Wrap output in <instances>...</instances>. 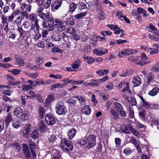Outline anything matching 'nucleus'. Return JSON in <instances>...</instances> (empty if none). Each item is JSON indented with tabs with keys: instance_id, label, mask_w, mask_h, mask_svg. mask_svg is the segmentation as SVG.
I'll return each mask as SVG.
<instances>
[{
	"instance_id": "f257e3e1",
	"label": "nucleus",
	"mask_w": 159,
	"mask_h": 159,
	"mask_svg": "<svg viewBox=\"0 0 159 159\" xmlns=\"http://www.w3.org/2000/svg\"><path fill=\"white\" fill-rule=\"evenodd\" d=\"M96 137L93 134H90L80 139L78 141L79 144L84 145L88 149L91 148L95 146L96 144Z\"/></svg>"
},
{
	"instance_id": "f03ea898",
	"label": "nucleus",
	"mask_w": 159,
	"mask_h": 159,
	"mask_svg": "<svg viewBox=\"0 0 159 159\" xmlns=\"http://www.w3.org/2000/svg\"><path fill=\"white\" fill-rule=\"evenodd\" d=\"M61 146L65 152H70L73 149V146L69 141L65 139H62Z\"/></svg>"
},
{
	"instance_id": "7ed1b4c3",
	"label": "nucleus",
	"mask_w": 159,
	"mask_h": 159,
	"mask_svg": "<svg viewBox=\"0 0 159 159\" xmlns=\"http://www.w3.org/2000/svg\"><path fill=\"white\" fill-rule=\"evenodd\" d=\"M56 112L59 115H64L66 112V109L63 102L60 101L56 106Z\"/></svg>"
},
{
	"instance_id": "20e7f679",
	"label": "nucleus",
	"mask_w": 159,
	"mask_h": 159,
	"mask_svg": "<svg viewBox=\"0 0 159 159\" xmlns=\"http://www.w3.org/2000/svg\"><path fill=\"white\" fill-rule=\"evenodd\" d=\"M114 108L120 115L123 117H125L126 113L124 110L122 105L117 102H114Z\"/></svg>"
},
{
	"instance_id": "39448f33",
	"label": "nucleus",
	"mask_w": 159,
	"mask_h": 159,
	"mask_svg": "<svg viewBox=\"0 0 159 159\" xmlns=\"http://www.w3.org/2000/svg\"><path fill=\"white\" fill-rule=\"evenodd\" d=\"M41 25L43 28L48 31H52L54 29L53 25L49 24L47 20L43 21L41 23Z\"/></svg>"
},
{
	"instance_id": "423d86ee",
	"label": "nucleus",
	"mask_w": 159,
	"mask_h": 159,
	"mask_svg": "<svg viewBox=\"0 0 159 159\" xmlns=\"http://www.w3.org/2000/svg\"><path fill=\"white\" fill-rule=\"evenodd\" d=\"M45 119L46 122L50 125H52L55 123V120L51 115L46 114L45 116Z\"/></svg>"
},
{
	"instance_id": "0eeeda50",
	"label": "nucleus",
	"mask_w": 159,
	"mask_h": 159,
	"mask_svg": "<svg viewBox=\"0 0 159 159\" xmlns=\"http://www.w3.org/2000/svg\"><path fill=\"white\" fill-rule=\"evenodd\" d=\"M62 3V2L61 0L55 2L51 6L52 11L54 12L58 10L61 7Z\"/></svg>"
},
{
	"instance_id": "6e6552de",
	"label": "nucleus",
	"mask_w": 159,
	"mask_h": 159,
	"mask_svg": "<svg viewBox=\"0 0 159 159\" xmlns=\"http://www.w3.org/2000/svg\"><path fill=\"white\" fill-rule=\"evenodd\" d=\"M23 151L25 156L27 158H30L31 157V153L30 149L27 144H23Z\"/></svg>"
},
{
	"instance_id": "1a4fd4ad",
	"label": "nucleus",
	"mask_w": 159,
	"mask_h": 159,
	"mask_svg": "<svg viewBox=\"0 0 159 159\" xmlns=\"http://www.w3.org/2000/svg\"><path fill=\"white\" fill-rule=\"evenodd\" d=\"M30 126V124H27L25 126V129L23 131V135L25 138H27L30 135L31 131Z\"/></svg>"
},
{
	"instance_id": "9d476101",
	"label": "nucleus",
	"mask_w": 159,
	"mask_h": 159,
	"mask_svg": "<svg viewBox=\"0 0 159 159\" xmlns=\"http://www.w3.org/2000/svg\"><path fill=\"white\" fill-rule=\"evenodd\" d=\"M51 38L55 41H58L62 38V36L58 32H53Z\"/></svg>"
},
{
	"instance_id": "9b49d317",
	"label": "nucleus",
	"mask_w": 159,
	"mask_h": 159,
	"mask_svg": "<svg viewBox=\"0 0 159 159\" xmlns=\"http://www.w3.org/2000/svg\"><path fill=\"white\" fill-rule=\"evenodd\" d=\"M23 110L19 107L15 108L13 111V114L17 117L20 118L22 116Z\"/></svg>"
},
{
	"instance_id": "f8f14e48",
	"label": "nucleus",
	"mask_w": 159,
	"mask_h": 159,
	"mask_svg": "<svg viewBox=\"0 0 159 159\" xmlns=\"http://www.w3.org/2000/svg\"><path fill=\"white\" fill-rule=\"evenodd\" d=\"M29 145L30 148L31 152L32 155V156L33 157H36V154L35 152L34 151V149L36 146V144L35 143L33 142L32 141H30L29 142Z\"/></svg>"
},
{
	"instance_id": "ddd939ff",
	"label": "nucleus",
	"mask_w": 159,
	"mask_h": 159,
	"mask_svg": "<svg viewBox=\"0 0 159 159\" xmlns=\"http://www.w3.org/2000/svg\"><path fill=\"white\" fill-rule=\"evenodd\" d=\"M131 128L132 127L129 125H124L121 128V130L122 132L127 134L130 133Z\"/></svg>"
},
{
	"instance_id": "4468645a",
	"label": "nucleus",
	"mask_w": 159,
	"mask_h": 159,
	"mask_svg": "<svg viewBox=\"0 0 159 159\" xmlns=\"http://www.w3.org/2000/svg\"><path fill=\"white\" fill-rule=\"evenodd\" d=\"M91 112V109L89 106L87 105H85L81 109L82 113L86 115L89 114Z\"/></svg>"
},
{
	"instance_id": "2eb2a0df",
	"label": "nucleus",
	"mask_w": 159,
	"mask_h": 159,
	"mask_svg": "<svg viewBox=\"0 0 159 159\" xmlns=\"http://www.w3.org/2000/svg\"><path fill=\"white\" fill-rule=\"evenodd\" d=\"M132 82L134 87L138 86L141 83V79L138 76L134 77Z\"/></svg>"
},
{
	"instance_id": "dca6fc26",
	"label": "nucleus",
	"mask_w": 159,
	"mask_h": 159,
	"mask_svg": "<svg viewBox=\"0 0 159 159\" xmlns=\"http://www.w3.org/2000/svg\"><path fill=\"white\" fill-rule=\"evenodd\" d=\"M81 61L78 59L73 61L71 65L72 67L74 69L78 68L81 64Z\"/></svg>"
},
{
	"instance_id": "f3484780",
	"label": "nucleus",
	"mask_w": 159,
	"mask_h": 159,
	"mask_svg": "<svg viewBox=\"0 0 159 159\" xmlns=\"http://www.w3.org/2000/svg\"><path fill=\"white\" fill-rule=\"evenodd\" d=\"M54 96L53 94H51L48 95L45 100L46 106H48L51 102L54 101Z\"/></svg>"
},
{
	"instance_id": "a211bd4d",
	"label": "nucleus",
	"mask_w": 159,
	"mask_h": 159,
	"mask_svg": "<svg viewBox=\"0 0 159 159\" xmlns=\"http://www.w3.org/2000/svg\"><path fill=\"white\" fill-rule=\"evenodd\" d=\"M18 31L19 33L20 37H26L27 34H28L27 31L23 30L21 27H18Z\"/></svg>"
},
{
	"instance_id": "6ab92c4d",
	"label": "nucleus",
	"mask_w": 159,
	"mask_h": 159,
	"mask_svg": "<svg viewBox=\"0 0 159 159\" xmlns=\"http://www.w3.org/2000/svg\"><path fill=\"white\" fill-rule=\"evenodd\" d=\"M5 122L6 125H8L12 121L13 119L11 113H8L7 116H5Z\"/></svg>"
},
{
	"instance_id": "aec40b11",
	"label": "nucleus",
	"mask_w": 159,
	"mask_h": 159,
	"mask_svg": "<svg viewBox=\"0 0 159 159\" xmlns=\"http://www.w3.org/2000/svg\"><path fill=\"white\" fill-rule=\"evenodd\" d=\"M15 58L17 64L20 66H23V65L24 64L23 60L18 54H16L15 55Z\"/></svg>"
},
{
	"instance_id": "412c9836",
	"label": "nucleus",
	"mask_w": 159,
	"mask_h": 159,
	"mask_svg": "<svg viewBox=\"0 0 159 159\" xmlns=\"http://www.w3.org/2000/svg\"><path fill=\"white\" fill-rule=\"evenodd\" d=\"M108 50L107 49H104V52L99 50L98 49L95 48L93 52L94 53L99 56H101L106 53H107Z\"/></svg>"
},
{
	"instance_id": "4be33fe9",
	"label": "nucleus",
	"mask_w": 159,
	"mask_h": 159,
	"mask_svg": "<svg viewBox=\"0 0 159 159\" xmlns=\"http://www.w3.org/2000/svg\"><path fill=\"white\" fill-rule=\"evenodd\" d=\"M110 112L111 116L114 119L117 120L119 118V115L115 110L111 109L110 110Z\"/></svg>"
},
{
	"instance_id": "5701e85b",
	"label": "nucleus",
	"mask_w": 159,
	"mask_h": 159,
	"mask_svg": "<svg viewBox=\"0 0 159 159\" xmlns=\"http://www.w3.org/2000/svg\"><path fill=\"white\" fill-rule=\"evenodd\" d=\"M76 132V130L72 128L69 130L68 132V136L70 139H72L75 135Z\"/></svg>"
},
{
	"instance_id": "b1692460",
	"label": "nucleus",
	"mask_w": 159,
	"mask_h": 159,
	"mask_svg": "<svg viewBox=\"0 0 159 159\" xmlns=\"http://www.w3.org/2000/svg\"><path fill=\"white\" fill-rule=\"evenodd\" d=\"M2 23L3 24V26L5 31L7 32L9 31L8 28V24L7 22V19L5 18L2 17Z\"/></svg>"
},
{
	"instance_id": "393cba45",
	"label": "nucleus",
	"mask_w": 159,
	"mask_h": 159,
	"mask_svg": "<svg viewBox=\"0 0 159 159\" xmlns=\"http://www.w3.org/2000/svg\"><path fill=\"white\" fill-rule=\"evenodd\" d=\"M38 125V129L41 132L43 131L46 129V125L43 121H41L39 123Z\"/></svg>"
},
{
	"instance_id": "a878e982",
	"label": "nucleus",
	"mask_w": 159,
	"mask_h": 159,
	"mask_svg": "<svg viewBox=\"0 0 159 159\" xmlns=\"http://www.w3.org/2000/svg\"><path fill=\"white\" fill-rule=\"evenodd\" d=\"M30 19L31 22H34V23H38V20L37 19V16L34 13H32L29 15Z\"/></svg>"
},
{
	"instance_id": "bb28decb",
	"label": "nucleus",
	"mask_w": 159,
	"mask_h": 159,
	"mask_svg": "<svg viewBox=\"0 0 159 159\" xmlns=\"http://www.w3.org/2000/svg\"><path fill=\"white\" fill-rule=\"evenodd\" d=\"M61 155L60 152L57 150L53 151L52 157L51 159H60Z\"/></svg>"
},
{
	"instance_id": "cd10ccee",
	"label": "nucleus",
	"mask_w": 159,
	"mask_h": 159,
	"mask_svg": "<svg viewBox=\"0 0 159 159\" xmlns=\"http://www.w3.org/2000/svg\"><path fill=\"white\" fill-rule=\"evenodd\" d=\"M35 83L39 86L41 85H45L48 84V83L47 82L45 81L43 79H37L35 81Z\"/></svg>"
},
{
	"instance_id": "c85d7f7f",
	"label": "nucleus",
	"mask_w": 159,
	"mask_h": 159,
	"mask_svg": "<svg viewBox=\"0 0 159 159\" xmlns=\"http://www.w3.org/2000/svg\"><path fill=\"white\" fill-rule=\"evenodd\" d=\"M83 58L85 61L89 64L92 63L95 61V59L94 58L85 55L83 56Z\"/></svg>"
},
{
	"instance_id": "c756f323",
	"label": "nucleus",
	"mask_w": 159,
	"mask_h": 159,
	"mask_svg": "<svg viewBox=\"0 0 159 159\" xmlns=\"http://www.w3.org/2000/svg\"><path fill=\"white\" fill-rule=\"evenodd\" d=\"M36 28V30L37 32H39L40 30V26L39 25V23H34L31 25V26L30 28V31L33 30L34 29Z\"/></svg>"
},
{
	"instance_id": "7c9ffc66",
	"label": "nucleus",
	"mask_w": 159,
	"mask_h": 159,
	"mask_svg": "<svg viewBox=\"0 0 159 159\" xmlns=\"http://www.w3.org/2000/svg\"><path fill=\"white\" fill-rule=\"evenodd\" d=\"M109 72V71L107 69L101 70L96 71V73L100 76H103L107 74Z\"/></svg>"
},
{
	"instance_id": "2f4dec72",
	"label": "nucleus",
	"mask_w": 159,
	"mask_h": 159,
	"mask_svg": "<svg viewBox=\"0 0 159 159\" xmlns=\"http://www.w3.org/2000/svg\"><path fill=\"white\" fill-rule=\"evenodd\" d=\"M159 91V89L157 87L153 88L152 90L150 91L148 93L149 95L152 96L156 95Z\"/></svg>"
},
{
	"instance_id": "473e14b6",
	"label": "nucleus",
	"mask_w": 159,
	"mask_h": 159,
	"mask_svg": "<svg viewBox=\"0 0 159 159\" xmlns=\"http://www.w3.org/2000/svg\"><path fill=\"white\" fill-rule=\"evenodd\" d=\"M48 31L46 30H44L41 33L42 37L44 39V40L48 42V39L47 38L48 35Z\"/></svg>"
},
{
	"instance_id": "72a5a7b5",
	"label": "nucleus",
	"mask_w": 159,
	"mask_h": 159,
	"mask_svg": "<svg viewBox=\"0 0 159 159\" xmlns=\"http://www.w3.org/2000/svg\"><path fill=\"white\" fill-rule=\"evenodd\" d=\"M24 19V16L22 15H20L17 17L15 21V22L17 25H20L22 21Z\"/></svg>"
},
{
	"instance_id": "f704fd0d",
	"label": "nucleus",
	"mask_w": 159,
	"mask_h": 159,
	"mask_svg": "<svg viewBox=\"0 0 159 159\" xmlns=\"http://www.w3.org/2000/svg\"><path fill=\"white\" fill-rule=\"evenodd\" d=\"M69 7V11L70 12H73L75 11V9L76 8V4L74 2L71 3L70 4Z\"/></svg>"
},
{
	"instance_id": "c9c22d12",
	"label": "nucleus",
	"mask_w": 159,
	"mask_h": 159,
	"mask_svg": "<svg viewBox=\"0 0 159 159\" xmlns=\"http://www.w3.org/2000/svg\"><path fill=\"white\" fill-rule=\"evenodd\" d=\"M27 94L30 95L29 96L26 95L27 99H28L29 98H33L36 97V95L35 93L32 91H29Z\"/></svg>"
},
{
	"instance_id": "e433bc0d",
	"label": "nucleus",
	"mask_w": 159,
	"mask_h": 159,
	"mask_svg": "<svg viewBox=\"0 0 159 159\" xmlns=\"http://www.w3.org/2000/svg\"><path fill=\"white\" fill-rule=\"evenodd\" d=\"M46 18L47 19V20L50 23H52L54 20L52 15L49 12H48L46 13Z\"/></svg>"
},
{
	"instance_id": "4c0bfd02",
	"label": "nucleus",
	"mask_w": 159,
	"mask_h": 159,
	"mask_svg": "<svg viewBox=\"0 0 159 159\" xmlns=\"http://www.w3.org/2000/svg\"><path fill=\"white\" fill-rule=\"evenodd\" d=\"M75 98L77 99L80 103L85 104L86 103V101L82 97L79 96H75Z\"/></svg>"
},
{
	"instance_id": "58836bf2",
	"label": "nucleus",
	"mask_w": 159,
	"mask_h": 159,
	"mask_svg": "<svg viewBox=\"0 0 159 159\" xmlns=\"http://www.w3.org/2000/svg\"><path fill=\"white\" fill-rule=\"evenodd\" d=\"M66 85L67 84H61L59 83H57L55 84L52 85V88L54 89L59 88H61L64 86H66Z\"/></svg>"
},
{
	"instance_id": "ea45409f",
	"label": "nucleus",
	"mask_w": 159,
	"mask_h": 159,
	"mask_svg": "<svg viewBox=\"0 0 159 159\" xmlns=\"http://www.w3.org/2000/svg\"><path fill=\"white\" fill-rule=\"evenodd\" d=\"M44 61V59L43 57H39L37 60H36L35 62L36 63L38 64V66H40L43 64Z\"/></svg>"
},
{
	"instance_id": "a19ab883",
	"label": "nucleus",
	"mask_w": 159,
	"mask_h": 159,
	"mask_svg": "<svg viewBox=\"0 0 159 159\" xmlns=\"http://www.w3.org/2000/svg\"><path fill=\"white\" fill-rule=\"evenodd\" d=\"M128 137L129 139L130 142L133 143L136 147L139 146V144L134 137H129V136Z\"/></svg>"
},
{
	"instance_id": "79ce46f5",
	"label": "nucleus",
	"mask_w": 159,
	"mask_h": 159,
	"mask_svg": "<svg viewBox=\"0 0 159 159\" xmlns=\"http://www.w3.org/2000/svg\"><path fill=\"white\" fill-rule=\"evenodd\" d=\"M147 83L151 82L153 80L154 78L153 74L150 72L148 74Z\"/></svg>"
},
{
	"instance_id": "37998d69",
	"label": "nucleus",
	"mask_w": 159,
	"mask_h": 159,
	"mask_svg": "<svg viewBox=\"0 0 159 159\" xmlns=\"http://www.w3.org/2000/svg\"><path fill=\"white\" fill-rule=\"evenodd\" d=\"M31 137L34 139H35L39 137V134L37 130H34L31 134Z\"/></svg>"
},
{
	"instance_id": "c03bdc74",
	"label": "nucleus",
	"mask_w": 159,
	"mask_h": 159,
	"mask_svg": "<svg viewBox=\"0 0 159 159\" xmlns=\"http://www.w3.org/2000/svg\"><path fill=\"white\" fill-rule=\"evenodd\" d=\"M39 116L42 118L45 114V110L43 108L41 107H39Z\"/></svg>"
},
{
	"instance_id": "a18cd8bd",
	"label": "nucleus",
	"mask_w": 159,
	"mask_h": 159,
	"mask_svg": "<svg viewBox=\"0 0 159 159\" xmlns=\"http://www.w3.org/2000/svg\"><path fill=\"white\" fill-rule=\"evenodd\" d=\"M87 14V13L85 12L80 13V14H77L75 16H74V17L77 19H79L85 16Z\"/></svg>"
},
{
	"instance_id": "49530a36",
	"label": "nucleus",
	"mask_w": 159,
	"mask_h": 159,
	"mask_svg": "<svg viewBox=\"0 0 159 159\" xmlns=\"http://www.w3.org/2000/svg\"><path fill=\"white\" fill-rule=\"evenodd\" d=\"M126 56L132 55L134 53V50L130 48L124 49Z\"/></svg>"
},
{
	"instance_id": "de8ad7c7",
	"label": "nucleus",
	"mask_w": 159,
	"mask_h": 159,
	"mask_svg": "<svg viewBox=\"0 0 159 159\" xmlns=\"http://www.w3.org/2000/svg\"><path fill=\"white\" fill-rule=\"evenodd\" d=\"M79 5V8L81 10L85 9L87 8L86 4L84 2H79L77 4Z\"/></svg>"
},
{
	"instance_id": "09e8293b",
	"label": "nucleus",
	"mask_w": 159,
	"mask_h": 159,
	"mask_svg": "<svg viewBox=\"0 0 159 159\" xmlns=\"http://www.w3.org/2000/svg\"><path fill=\"white\" fill-rule=\"evenodd\" d=\"M66 31L68 33L72 34L75 33V30L74 29V28L71 27H69L67 28Z\"/></svg>"
},
{
	"instance_id": "8fccbe9b",
	"label": "nucleus",
	"mask_w": 159,
	"mask_h": 159,
	"mask_svg": "<svg viewBox=\"0 0 159 159\" xmlns=\"http://www.w3.org/2000/svg\"><path fill=\"white\" fill-rule=\"evenodd\" d=\"M62 23L61 20L58 19H55L52 22V24L55 26H56V27L58 25H60Z\"/></svg>"
},
{
	"instance_id": "3c124183",
	"label": "nucleus",
	"mask_w": 159,
	"mask_h": 159,
	"mask_svg": "<svg viewBox=\"0 0 159 159\" xmlns=\"http://www.w3.org/2000/svg\"><path fill=\"white\" fill-rule=\"evenodd\" d=\"M114 33L115 34H119L120 32L123 33L124 32V30L121 29L120 28L118 27L116 25L114 30Z\"/></svg>"
},
{
	"instance_id": "603ef678",
	"label": "nucleus",
	"mask_w": 159,
	"mask_h": 159,
	"mask_svg": "<svg viewBox=\"0 0 159 159\" xmlns=\"http://www.w3.org/2000/svg\"><path fill=\"white\" fill-rule=\"evenodd\" d=\"M123 153L126 156H128L132 153V152L130 148H127L124 150Z\"/></svg>"
},
{
	"instance_id": "864d4df0",
	"label": "nucleus",
	"mask_w": 159,
	"mask_h": 159,
	"mask_svg": "<svg viewBox=\"0 0 159 159\" xmlns=\"http://www.w3.org/2000/svg\"><path fill=\"white\" fill-rule=\"evenodd\" d=\"M52 51L54 53L58 52L61 53L63 52V51L58 47H54L52 48Z\"/></svg>"
},
{
	"instance_id": "5fc2aeb1",
	"label": "nucleus",
	"mask_w": 159,
	"mask_h": 159,
	"mask_svg": "<svg viewBox=\"0 0 159 159\" xmlns=\"http://www.w3.org/2000/svg\"><path fill=\"white\" fill-rule=\"evenodd\" d=\"M129 103L132 106L136 105L137 103L136 101L134 98L131 97L129 99Z\"/></svg>"
},
{
	"instance_id": "6e6d98bb",
	"label": "nucleus",
	"mask_w": 159,
	"mask_h": 159,
	"mask_svg": "<svg viewBox=\"0 0 159 159\" xmlns=\"http://www.w3.org/2000/svg\"><path fill=\"white\" fill-rule=\"evenodd\" d=\"M23 90L24 91H26L31 89L32 87L31 85H22Z\"/></svg>"
},
{
	"instance_id": "4d7b16f0",
	"label": "nucleus",
	"mask_w": 159,
	"mask_h": 159,
	"mask_svg": "<svg viewBox=\"0 0 159 159\" xmlns=\"http://www.w3.org/2000/svg\"><path fill=\"white\" fill-rule=\"evenodd\" d=\"M91 82H93V87L94 86H98L100 84V81L99 79L97 80H95L92 79L91 80Z\"/></svg>"
},
{
	"instance_id": "13d9d810",
	"label": "nucleus",
	"mask_w": 159,
	"mask_h": 159,
	"mask_svg": "<svg viewBox=\"0 0 159 159\" xmlns=\"http://www.w3.org/2000/svg\"><path fill=\"white\" fill-rule=\"evenodd\" d=\"M105 13L102 11H101L100 12V14L98 17V19L100 20H103L105 18Z\"/></svg>"
},
{
	"instance_id": "bf43d9fd",
	"label": "nucleus",
	"mask_w": 159,
	"mask_h": 159,
	"mask_svg": "<svg viewBox=\"0 0 159 159\" xmlns=\"http://www.w3.org/2000/svg\"><path fill=\"white\" fill-rule=\"evenodd\" d=\"M37 15L41 19H42L43 21L47 20L46 19V14L43 12L38 14Z\"/></svg>"
},
{
	"instance_id": "052dcab7",
	"label": "nucleus",
	"mask_w": 159,
	"mask_h": 159,
	"mask_svg": "<svg viewBox=\"0 0 159 159\" xmlns=\"http://www.w3.org/2000/svg\"><path fill=\"white\" fill-rule=\"evenodd\" d=\"M75 20H68L66 21V24L67 25H73L75 24Z\"/></svg>"
},
{
	"instance_id": "680f3d73",
	"label": "nucleus",
	"mask_w": 159,
	"mask_h": 159,
	"mask_svg": "<svg viewBox=\"0 0 159 159\" xmlns=\"http://www.w3.org/2000/svg\"><path fill=\"white\" fill-rule=\"evenodd\" d=\"M31 23L29 21H26L24 23L23 25L25 29H28L31 26Z\"/></svg>"
},
{
	"instance_id": "e2e57ef3",
	"label": "nucleus",
	"mask_w": 159,
	"mask_h": 159,
	"mask_svg": "<svg viewBox=\"0 0 159 159\" xmlns=\"http://www.w3.org/2000/svg\"><path fill=\"white\" fill-rule=\"evenodd\" d=\"M21 72V70H20L17 69H13L11 71L12 74L14 75H17Z\"/></svg>"
},
{
	"instance_id": "0e129e2a",
	"label": "nucleus",
	"mask_w": 159,
	"mask_h": 159,
	"mask_svg": "<svg viewBox=\"0 0 159 159\" xmlns=\"http://www.w3.org/2000/svg\"><path fill=\"white\" fill-rule=\"evenodd\" d=\"M130 132H131L135 136L137 137H139L140 136V134L139 132L137 130L134 129L132 127V128H131Z\"/></svg>"
},
{
	"instance_id": "69168bd1",
	"label": "nucleus",
	"mask_w": 159,
	"mask_h": 159,
	"mask_svg": "<svg viewBox=\"0 0 159 159\" xmlns=\"http://www.w3.org/2000/svg\"><path fill=\"white\" fill-rule=\"evenodd\" d=\"M20 98L22 104L24 105H26V99H27L26 96H24L23 95H21L20 96Z\"/></svg>"
},
{
	"instance_id": "338daca9",
	"label": "nucleus",
	"mask_w": 159,
	"mask_h": 159,
	"mask_svg": "<svg viewBox=\"0 0 159 159\" xmlns=\"http://www.w3.org/2000/svg\"><path fill=\"white\" fill-rule=\"evenodd\" d=\"M48 139L50 142L53 143L56 140V137L54 134H52L49 137Z\"/></svg>"
},
{
	"instance_id": "774afa93",
	"label": "nucleus",
	"mask_w": 159,
	"mask_h": 159,
	"mask_svg": "<svg viewBox=\"0 0 159 159\" xmlns=\"http://www.w3.org/2000/svg\"><path fill=\"white\" fill-rule=\"evenodd\" d=\"M57 30L60 31H62L65 29V27L62 23L57 27Z\"/></svg>"
}]
</instances>
